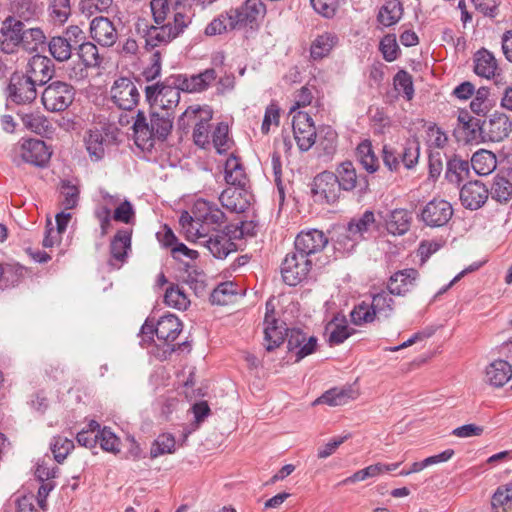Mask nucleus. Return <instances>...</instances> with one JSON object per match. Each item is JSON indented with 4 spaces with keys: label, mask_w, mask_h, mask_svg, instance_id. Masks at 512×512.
Listing matches in <instances>:
<instances>
[{
    "label": "nucleus",
    "mask_w": 512,
    "mask_h": 512,
    "mask_svg": "<svg viewBox=\"0 0 512 512\" xmlns=\"http://www.w3.org/2000/svg\"><path fill=\"white\" fill-rule=\"evenodd\" d=\"M326 330L329 333V343L334 345L343 343L353 331L345 321L337 322V319L331 321L327 325Z\"/></svg>",
    "instance_id": "nucleus-51"
},
{
    "label": "nucleus",
    "mask_w": 512,
    "mask_h": 512,
    "mask_svg": "<svg viewBox=\"0 0 512 512\" xmlns=\"http://www.w3.org/2000/svg\"><path fill=\"white\" fill-rule=\"evenodd\" d=\"M341 190L351 191L357 184V173L350 161L342 162L336 169Z\"/></svg>",
    "instance_id": "nucleus-45"
},
{
    "label": "nucleus",
    "mask_w": 512,
    "mask_h": 512,
    "mask_svg": "<svg viewBox=\"0 0 512 512\" xmlns=\"http://www.w3.org/2000/svg\"><path fill=\"white\" fill-rule=\"evenodd\" d=\"M217 74L214 69H206L203 72L185 78L181 83V90L187 92H201L206 90L216 79Z\"/></svg>",
    "instance_id": "nucleus-33"
},
{
    "label": "nucleus",
    "mask_w": 512,
    "mask_h": 512,
    "mask_svg": "<svg viewBox=\"0 0 512 512\" xmlns=\"http://www.w3.org/2000/svg\"><path fill=\"white\" fill-rule=\"evenodd\" d=\"M212 118V110L209 106H189L179 117V129L186 131L191 123L195 122L193 139L197 146L205 148L209 144V121Z\"/></svg>",
    "instance_id": "nucleus-2"
},
{
    "label": "nucleus",
    "mask_w": 512,
    "mask_h": 512,
    "mask_svg": "<svg viewBox=\"0 0 512 512\" xmlns=\"http://www.w3.org/2000/svg\"><path fill=\"white\" fill-rule=\"evenodd\" d=\"M87 152L93 161L101 160L105 155L106 137L99 129H90L84 137Z\"/></svg>",
    "instance_id": "nucleus-34"
},
{
    "label": "nucleus",
    "mask_w": 512,
    "mask_h": 512,
    "mask_svg": "<svg viewBox=\"0 0 512 512\" xmlns=\"http://www.w3.org/2000/svg\"><path fill=\"white\" fill-rule=\"evenodd\" d=\"M311 266L312 263L305 254L297 251L287 254L281 266L283 281L289 286H296L307 277Z\"/></svg>",
    "instance_id": "nucleus-5"
},
{
    "label": "nucleus",
    "mask_w": 512,
    "mask_h": 512,
    "mask_svg": "<svg viewBox=\"0 0 512 512\" xmlns=\"http://www.w3.org/2000/svg\"><path fill=\"white\" fill-rule=\"evenodd\" d=\"M287 347L289 352L295 353L296 361L312 354L317 346V339L313 336L307 338L299 329H290L286 332Z\"/></svg>",
    "instance_id": "nucleus-18"
},
{
    "label": "nucleus",
    "mask_w": 512,
    "mask_h": 512,
    "mask_svg": "<svg viewBox=\"0 0 512 512\" xmlns=\"http://www.w3.org/2000/svg\"><path fill=\"white\" fill-rule=\"evenodd\" d=\"M356 154L358 161L368 173H374L379 169V160L373 151L370 141L365 140L361 142L356 149Z\"/></svg>",
    "instance_id": "nucleus-42"
},
{
    "label": "nucleus",
    "mask_w": 512,
    "mask_h": 512,
    "mask_svg": "<svg viewBox=\"0 0 512 512\" xmlns=\"http://www.w3.org/2000/svg\"><path fill=\"white\" fill-rule=\"evenodd\" d=\"M341 191L338 176L333 172H321L313 180L312 193L316 201L334 204L340 198Z\"/></svg>",
    "instance_id": "nucleus-8"
},
{
    "label": "nucleus",
    "mask_w": 512,
    "mask_h": 512,
    "mask_svg": "<svg viewBox=\"0 0 512 512\" xmlns=\"http://www.w3.org/2000/svg\"><path fill=\"white\" fill-rule=\"evenodd\" d=\"M22 21L6 18L0 27V50L6 54L18 51L21 45Z\"/></svg>",
    "instance_id": "nucleus-15"
},
{
    "label": "nucleus",
    "mask_w": 512,
    "mask_h": 512,
    "mask_svg": "<svg viewBox=\"0 0 512 512\" xmlns=\"http://www.w3.org/2000/svg\"><path fill=\"white\" fill-rule=\"evenodd\" d=\"M164 301L168 306L178 310H185L190 304V300L185 291L179 286H171L168 288L164 295Z\"/></svg>",
    "instance_id": "nucleus-54"
},
{
    "label": "nucleus",
    "mask_w": 512,
    "mask_h": 512,
    "mask_svg": "<svg viewBox=\"0 0 512 512\" xmlns=\"http://www.w3.org/2000/svg\"><path fill=\"white\" fill-rule=\"evenodd\" d=\"M49 15L53 23L63 25L71 15L70 0H51Z\"/></svg>",
    "instance_id": "nucleus-50"
},
{
    "label": "nucleus",
    "mask_w": 512,
    "mask_h": 512,
    "mask_svg": "<svg viewBox=\"0 0 512 512\" xmlns=\"http://www.w3.org/2000/svg\"><path fill=\"white\" fill-rule=\"evenodd\" d=\"M236 27L230 26V20H228V11L224 14H220L214 18L205 28V34L207 36H215L222 34L228 30H233Z\"/></svg>",
    "instance_id": "nucleus-62"
},
{
    "label": "nucleus",
    "mask_w": 512,
    "mask_h": 512,
    "mask_svg": "<svg viewBox=\"0 0 512 512\" xmlns=\"http://www.w3.org/2000/svg\"><path fill=\"white\" fill-rule=\"evenodd\" d=\"M489 191L480 181H471L465 184L460 190L462 205L470 210H477L487 201Z\"/></svg>",
    "instance_id": "nucleus-19"
},
{
    "label": "nucleus",
    "mask_w": 512,
    "mask_h": 512,
    "mask_svg": "<svg viewBox=\"0 0 512 512\" xmlns=\"http://www.w3.org/2000/svg\"><path fill=\"white\" fill-rule=\"evenodd\" d=\"M150 7L154 22L157 25L166 24L165 20L172 8L170 0H152Z\"/></svg>",
    "instance_id": "nucleus-63"
},
{
    "label": "nucleus",
    "mask_w": 512,
    "mask_h": 512,
    "mask_svg": "<svg viewBox=\"0 0 512 512\" xmlns=\"http://www.w3.org/2000/svg\"><path fill=\"white\" fill-rule=\"evenodd\" d=\"M193 218L219 229L225 222V214L213 203L206 200H197L193 207Z\"/></svg>",
    "instance_id": "nucleus-21"
},
{
    "label": "nucleus",
    "mask_w": 512,
    "mask_h": 512,
    "mask_svg": "<svg viewBox=\"0 0 512 512\" xmlns=\"http://www.w3.org/2000/svg\"><path fill=\"white\" fill-rule=\"evenodd\" d=\"M351 321L357 326L372 323L377 317L371 304L361 302L350 313Z\"/></svg>",
    "instance_id": "nucleus-55"
},
{
    "label": "nucleus",
    "mask_w": 512,
    "mask_h": 512,
    "mask_svg": "<svg viewBox=\"0 0 512 512\" xmlns=\"http://www.w3.org/2000/svg\"><path fill=\"white\" fill-rule=\"evenodd\" d=\"M175 439L171 434H161L152 443L150 457L155 459L164 454H171L175 451Z\"/></svg>",
    "instance_id": "nucleus-53"
},
{
    "label": "nucleus",
    "mask_w": 512,
    "mask_h": 512,
    "mask_svg": "<svg viewBox=\"0 0 512 512\" xmlns=\"http://www.w3.org/2000/svg\"><path fill=\"white\" fill-rule=\"evenodd\" d=\"M237 285L233 282H224L219 284L211 293L210 299L212 304L228 305L233 302L237 296Z\"/></svg>",
    "instance_id": "nucleus-47"
},
{
    "label": "nucleus",
    "mask_w": 512,
    "mask_h": 512,
    "mask_svg": "<svg viewBox=\"0 0 512 512\" xmlns=\"http://www.w3.org/2000/svg\"><path fill=\"white\" fill-rule=\"evenodd\" d=\"M470 166L475 173L481 176L492 173L497 166V159L495 154L488 150H480L473 154Z\"/></svg>",
    "instance_id": "nucleus-38"
},
{
    "label": "nucleus",
    "mask_w": 512,
    "mask_h": 512,
    "mask_svg": "<svg viewBox=\"0 0 512 512\" xmlns=\"http://www.w3.org/2000/svg\"><path fill=\"white\" fill-rule=\"evenodd\" d=\"M403 15V7L399 0H387L379 9L377 20L384 27L399 22Z\"/></svg>",
    "instance_id": "nucleus-36"
},
{
    "label": "nucleus",
    "mask_w": 512,
    "mask_h": 512,
    "mask_svg": "<svg viewBox=\"0 0 512 512\" xmlns=\"http://www.w3.org/2000/svg\"><path fill=\"white\" fill-rule=\"evenodd\" d=\"M45 40L46 36L40 28H27L26 25L22 22L20 48L28 52H35L39 46L45 43Z\"/></svg>",
    "instance_id": "nucleus-41"
},
{
    "label": "nucleus",
    "mask_w": 512,
    "mask_h": 512,
    "mask_svg": "<svg viewBox=\"0 0 512 512\" xmlns=\"http://www.w3.org/2000/svg\"><path fill=\"white\" fill-rule=\"evenodd\" d=\"M225 181L228 185L244 188L247 184V176L240 160L233 154L225 162Z\"/></svg>",
    "instance_id": "nucleus-32"
},
{
    "label": "nucleus",
    "mask_w": 512,
    "mask_h": 512,
    "mask_svg": "<svg viewBox=\"0 0 512 512\" xmlns=\"http://www.w3.org/2000/svg\"><path fill=\"white\" fill-rule=\"evenodd\" d=\"M90 35L93 40L104 47L113 46L118 39L113 22L103 16L96 17L91 21Z\"/></svg>",
    "instance_id": "nucleus-20"
},
{
    "label": "nucleus",
    "mask_w": 512,
    "mask_h": 512,
    "mask_svg": "<svg viewBox=\"0 0 512 512\" xmlns=\"http://www.w3.org/2000/svg\"><path fill=\"white\" fill-rule=\"evenodd\" d=\"M182 232L188 241L201 246L202 238H211L219 229L211 228V225L202 223L193 218L188 212H183L179 219Z\"/></svg>",
    "instance_id": "nucleus-14"
},
{
    "label": "nucleus",
    "mask_w": 512,
    "mask_h": 512,
    "mask_svg": "<svg viewBox=\"0 0 512 512\" xmlns=\"http://www.w3.org/2000/svg\"><path fill=\"white\" fill-rule=\"evenodd\" d=\"M135 30L145 39L146 49H153L162 44H167L177 38L166 24L151 25L146 18L139 17L135 23Z\"/></svg>",
    "instance_id": "nucleus-6"
},
{
    "label": "nucleus",
    "mask_w": 512,
    "mask_h": 512,
    "mask_svg": "<svg viewBox=\"0 0 512 512\" xmlns=\"http://www.w3.org/2000/svg\"><path fill=\"white\" fill-rule=\"evenodd\" d=\"M474 72L483 78H493L498 75V65L494 55L486 49H481L474 56Z\"/></svg>",
    "instance_id": "nucleus-29"
},
{
    "label": "nucleus",
    "mask_w": 512,
    "mask_h": 512,
    "mask_svg": "<svg viewBox=\"0 0 512 512\" xmlns=\"http://www.w3.org/2000/svg\"><path fill=\"white\" fill-rule=\"evenodd\" d=\"M418 276V271L413 268L397 271L390 276L387 289L392 295L403 296L416 285Z\"/></svg>",
    "instance_id": "nucleus-23"
},
{
    "label": "nucleus",
    "mask_w": 512,
    "mask_h": 512,
    "mask_svg": "<svg viewBox=\"0 0 512 512\" xmlns=\"http://www.w3.org/2000/svg\"><path fill=\"white\" fill-rule=\"evenodd\" d=\"M131 235L132 231L129 229H121L115 234L110 244L113 259L119 262L125 261L128 250L131 249Z\"/></svg>",
    "instance_id": "nucleus-37"
},
{
    "label": "nucleus",
    "mask_w": 512,
    "mask_h": 512,
    "mask_svg": "<svg viewBox=\"0 0 512 512\" xmlns=\"http://www.w3.org/2000/svg\"><path fill=\"white\" fill-rule=\"evenodd\" d=\"M75 88L63 81H53L42 92V103L46 110L61 112L66 110L74 101Z\"/></svg>",
    "instance_id": "nucleus-3"
},
{
    "label": "nucleus",
    "mask_w": 512,
    "mask_h": 512,
    "mask_svg": "<svg viewBox=\"0 0 512 512\" xmlns=\"http://www.w3.org/2000/svg\"><path fill=\"white\" fill-rule=\"evenodd\" d=\"M145 96L153 108L159 107L161 111L173 113L180 101L181 87L156 83L145 87Z\"/></svg>",
    "instance_id": "nucleus-4"
},
{
    "label": "nucleus",
    "mask_w": 512,
    "mask_h": 512,
    "mask_svg": "<svg viewBox=\"0 0 512 512\" xmlns=\"http://www.w3.org/2000/svg\"><path fill=\"white\" fill-rule=\"evenodd\" d=\"M173 128V113L152 111L149 120L143 111H138L133 123L135 143L138 146H153L154 140L164 141Z\"/></svg>",
    "instance_id": "nucleus-1"
},
{
    "label": "nucleus",
    "mask_w": 512,
    "mask_h": 512,
    "mask_svg": "<svg viewBox=\"0 0 512 512\" xmlns=\"http://www.w3.org/2000/svg\"><path fill=\"white\" fill-rule=\"evenodd\" d=\"M512 132V121L501 112L495 111L482 121L483 142H500Z\"/></svg>",
    "instance_id": "nucleus-11"
},
{
    "label": "nucleus",
    "mask_w": 512,
    "mask_h": 512,
    "mask_svg": "<svg viewBox=\"0 0 512 512\" xmlns=\"http://www.w3.org/2000/svg\"><path fill=\"white\" fill-rule=\"evenodd\" d=\"M470 175V163L467 160L454 156L446 165L445 178L454 185L459 186Z\"/></svg>",
    "instance_id": "nucleus-31"
},
{
    "label": "nucleus",
    "mask_w": 512,
    "mask_h": 512,
    "mask_svg": "<svg viewBox=\"0 0 512 512\" xmlns=\"http://www.w3.org/2000/svg\"><path fill=\"white\" fill-rule=\"evenodd\" d=\"M21 120L25 128L39 135L48 133L52 128L49 120L40 113L23 114Z\"/></svg>",
    "instance_id": "nucleus-48"
},
{
    "label": "nucleus",
    "mask_w": 512,
    "mask_h": 512,
    "mask_svg": "<svg viewBox=\"0 0 512 512\" xmlns=\"http://www.w3.org/2000/svg\"><path fill=\"white\" fill-rule=\"evenodd\" d=\"M292 128L299 149L308 151L316 140V128L311 116L303 111L292 114Z\"/></svg>",
    "instance_id": "nucleus-10"
},
{
    "label": "nucleus",
    "mask_w": 512,
    "mask_h": 512,
    "mask_svg": "<svg viewBox=\"0 0 512 512\" xmlns=\"http://www.w3.org/2000/svg\"><path fill=\"white\" fill-rule=\"evenodd\" d=\"M73 448L74 442L62 436L54 437L51 443V451L58 463H62Z\"/></svg>",
    "instance_id": "nucleus-58"
},
{
    "label": "nucleus",
    "mask_w": 512,
    "mask_h": 512,
    "mask_svg": "<svg viewBox=\"0 0 512 512\" xmlns=\"http://www.w3.org/2000/svg\"><path fill=\"white\" fill-rule=\"evenodd\" d=\"M411 219V214L406 209H395L384 217L386 228L393 235L405 234L410 228Z\"/></svg>",
    "instance_id": "nucleus-30"
},
{
    "label": "nucleus",
    "mask_w": 512,
    "mask_h": 512,
    "mask_svg": "<svg viewBox=\"0 0 512 512\" xmlns=\"http://www.w3.org/2000/svg\"><path fill=\"white\" fill-rule=\"evenodd\" d=\"M512 502V485L499 487L493 494L491 506L494 512H508Z\"/></svg>",
    "instance_id": "nucleus-49"
},
{
    "label": "nucleus",
    "mask_w": 512,
    "mask_h": 512,
    "mask_svg": "<svg viewBox=\"0 0 512 512\" xmlns=\"http://www.w3.org/2000/svg\"><path fill=\"white\" fill-rule=\"evenodd\" d=\"M288 329L282 326L278 319H264V341L267 351H273L279 347L285 339Z\"/></svg>",
    "instance_id": "nucleus-28"
},
{
    "label": "nucleus",
    "mask_w": 512,
    "mask_h": 512,
    "mask_svg": "<svg viewBox=\"0 0 512 512\" xmlns=\"http://www.w3.org/2000/svg\"><path fill=\"white\" fill-rule=\"evenodd\" d=\"M72 47L73 44L63 36L52 37L48 44L50 54L59 62L70 59Z\"/></svg>",
    "instance_id": "nucleus-46"
},
{
    "label": "nucleus",
    "mask_w": 512,
    "mask_h": 512,
    "mask_svg": "<svg viewBox=\"0 0 512 512\" xmlns=\"http://www.w3.org/2000/svg\"><path fill=\"white\" fill-rule=\"evenodd\" d=\"M354 399L351 389L333 388L320 396L315 403H325L329 406H341Z\"/></svg>",
    "instance_id": "nucleus-44"
},
{
    "label": "nucleus",
    "mask_w": 512,
    "mask_h": 512,
    "mask_svg": "<svg viewBox=\"0 0 512 512\" xmlns=\"http://www.w3.org/2000/svg\"><path fill=\"white\" fill-rule=\"evenodd\" d=\"M219 200L224 208L235 213H243L250 206L244 188L239 187H229L225 189L221 193Z\"/></svg>",
    "instance_id": "nucleus-25"
},
{
    "label": "nucleus",
    "mask_w": 512,
    "mask_h": 512,
    "mask_svg": "<svg viewBox=\"0 0 512 512\" xmlns=\"http://www.w3.org/2000/svg\"><path fill=\"white\" fill-rule=\"evenodd\" d=\"M453 216L452 205L443 199L429 201L420 212V220L431 228L446 225Z\"/></svg>",
    "instance_id": "nucleus-12"
},
{
    "label": "nucleus",
    "mask_w": 512,
    "mask_h": 512,
    "mask_svg": "<svg viewBox=\"0 0 512 512\" xmlns=\"http://www.w3.org/2000/svg\"><path fill=\"white\" fill-rule=\"evenodd\" d=\"M36 83L26 74L14 73L9 84V95L17 104L31 103L37 97Z\"/></svg>",
    "instance_id": "nucleus-13"
},
{
    "label": "nucleus",
    "mask_w": 512,
    "mask_h": 512,
    "mask_svg": "<svg viewBox=\"0 0 512 512\" xmlns=\"http://www.w3.org/2000/svg\"><path fill=\"white\" fill-rule=\"evenodd\" d=\"M391 293L386 290L372 294L371 306L375 310L376 316L379 318H389L394 311V300L390 296Z\"/></svg>",
    "instance_id": "nucleus-43"
},
{
    "label": "nucleus",
    "mask_w": 512,
    "mask_h": 512,
    "mask_svg": "<svg viewBox=\"0 0 512 512\" xmlns=\"http://www.w3.org/2000/svg\"><path fill=\"white\" fill-rule=\"evenodd\" d=\"M394 86L398 92H402L407 100H411L414 94L411 75L401 70L394 77Z\"/></svg>",
    "instance_id": "nucleus-61"
},
{
    "label": "nucleus",
    "mask_w": 512,
    "mask_h": 512,
    "mask_svg": "<svg viewBox=\"0 0 512 512\" xmlns=\"http://www.w3.org/2000/svg\"><path fill=\"white\" fill-rule=\"evenodd\" d=\"M489 195L500 204H505L512 199V177L495 176Z\"/></svg>",
    "instance_id": "nucleus-40"
},
{
    "label": "nucleus",
    "mask_w": 512,
    "mask_h": 512,
    "mask_svg": "<svg viewBox=\"0 0 512 512\" xmlns=\"http://www.w3.org/2000/svg\"><path fill=\"white\" fill-rule=\"evenodd\" d=\"M512 377V367L504 360H496L489 364L485 371V380L491 386L502 387Z\"/></svg>",
    "instance_id": "nucleus-27"
},
{
    "label": "nucleus",
    "mask_w": 512,
    "mask_h": 512,
    "mask_svg": "<svg viewBox=\"0 0 512 512\" xmlns=\"http://www.w3.org/2000/svg\"><path fill=\"white\" fill-rule=\"evenodd\" d=\"M110 98L119 109L130 111L138 105L140 92L130 78L120 77L110 89Z\"/></svg>",
    "instance_id": "nucleus-7"
},
{
    "label": "nucleus",
    "mask_w": 512,
    "mask_h": 512,
    "mask_svg": "<svg viewBox=\"0 0 512 512\" xmlns=\"http://www.w3.org/2000/svg\"><path fill=\"white\" fill-rule=\"evenodd\" d=\"M338 43V37L334 33L325 32L318 35L312 42L310 56L313 60H321L327 57Z\"/></svg>",
    "instance_id": "nucleus-35"
},
{
    "label": "nucleus",
    "mask_w": 512,
    "mask_h": 512,
    "mask_svg": "<svg viewBox=\"0 0 512 512\" xmlns=\"http://www.w3.org/2000/svg\"><path fill=\"white\" fill-rule=\"evenodd\" d=\"M399 155L401 163H403L407 169L413 168L419 158L418 143L416 141H407Z\"/></svg>",
    "instance_id": "nucleus-60"
},
{
    "label": "nucleus",
    "mask_w": 512,
    "mask_h": 512,
    "mask_svg": "<svg viewBox=\"0 0 512 512\" xmlns=\"http://www.w3.org/2000/svg\"><path fill=\"white\" fill-rule=\"evenodd\" d=\"M266 7L261 0H245L238 8L228 10V20L231 27L253 25L264 18Z\"/></svg>",
    "instance_id": "nucleus-9"
},
{
    "label": "nucleus",
    "mask_w": 512,
    "mask_h": 512,
    "mask_svg": "<svg viewBox=\"0 0 512 512\" xmlns=\"http://www.w3.org/2000/svg\"><path fill=\"white\" fill-rule=\"evenodd\" d=\"M100 447L107 452L117 454L120 452V440L110 430V428L104 427L98 431V441Z\"/></svg>",
    "instance_id": "nucleus-59"
},
{
    "label": "nucleus",
    "mask_w": 512,
    "mask_h": 512,
    "mask_svg": "<svg viewBox=\"0 0 512 512\" xmlns=\"http://www.w3.org/2000/svg\"><path fill=\"white\" fill-rule=\"evenodd\" d=\"M374 222V213L372 211H365L360 218H354L349 222L346 237L353 242L359 241Z\"/></svg>",
    "instance_id": "nucleus-39"
},
{
    "label": "nucleus",
    "mask_w": 512,
    "mask_h": 512,
    "mask_svg": "<svg viewBox=\"0 0 512 512\" xmlns=\"http://www.w3.org/2000/svg\"><path fill=\"white\" fill-rule=\"evenodd\" d=\"M328 244L327 236L320 230L310 229L300 232L295 239V250L305 257L322 251Z\"/></svg>",
    "instance_id": "nucleus-16"
},
{
    "label": "nucleus",
    "mask_w": 512,
    "mask_h": 512,
    "mask_svg": "<svg viewBox=\"0 0 512 512\" xmlns=\"http://www.w3.org/2000/svg\"><path fill=\"white\" fill-rule=\"evenodd\" d=\"M201 241V246L205 247L214 257L218 259L226 258L231 252L236 250V244L227 234L218 230L209 239Z\"/></svg>",
    "instance_id": "nucleus-24"
},
{
    "label": "nucleus",
    "mask_w": 512,
    "mask_h": 512,
    "mask_svg": "<svg viewBox=\"0 0 512 512\" xmlns=\"http://www.w3.org/2000/svg\"><path fill=\"white\" fill-rule=\"evenodd\" d=\"M2 271L1 277L12 286L20 282L27 272L26 269L19 264H7L2 266Z\"/></svg>",
    "instance_id": "nucleus-64"
},
{
    "label": "nucleus",
    "mask_w": 512,
    "mask_h": 512,
    "mask_svg": "<svg viewBox=\"0 0 512 512\" xmlns=\"http://www.w3.org/2000/svg\"><path fill=\"white\" fill-rule=\"evenodd\" d=\"M172 11V22H168L166 25H169L171 27V31L175 34L176 37H178L191 24L194 11L189 9Z\"/></svg>",
    "instance_id": "nucleus-52"
},
{
    "label": "nucleus",
    "mask_w": 512,
    "mask_h": 512,
    "mask_svg": "<svg viewBox=\"0 0 512 512\" xmlns=\"http://www.w3.org/2000/svg\"><path fill=\"white\" fill-rule=\"evenodd\" d=\"M212 141L216 151L219 154L226 153L232 145V140L228 136V125L219 123L212 134Z\"/></svg>",
    "instance_id": "nucleus-57"
},
{
    "label": "nucleus",
    "mask_w": 512,
    "mask_h": 512,
    "mask_svg": "<svg viewBox=\"0 0 512 512\" xmlns=\"http://www.w3.org/2000/svg\"><path fill=\"white\" fill-rule=\"evenodd\" d=\"M182 330V323L172 314L161 317L155 328L157 338L167 344L176 340Z\"/></svg>",
    "instance_id": "nucleus-26"
},
{
    "label": "nucleus",
    "mask_w": 512,
    "mask_h": 512,
    "mask_svg": "<svg viewBox=\"0 0 512 512\" xmlns=\"http://www.w3.org/2000/svg\"><path fill=\"white\" fill-rule=\"evenodd\" d=\"M51 154L45 142L39 139L25 140L20 147L22 160L38 167H44L50 160Z\"/></svg>",
    "instance_id": "nucleus-17"
},
{
    "label": "nucleus",
    "mask_w": 512,
    "mask_h": 512,
    "mask_svg": "<svg viewBox=\"0 0 512 512\" xmlns=\"http://www.w3.org/2000/svg\"><path fill=\"white\" fill-rule=\"evenodd\" d=\"M54 73L52 61L42 55H34L27 64L26 75L37 85H44Z\"/></svg>",
    "instance_id": "nucleus-22"
},
{
    "label": "nucleus",
    "mask_w": 512,
    "mask_h": 512,
    "mask_svg": "<svg viewBox=\"0 0 512 512\" xmlns=\"http://www.w3.org/2000/svg\"><path fill=\"white\" fill-rule=\"evenodd\" d=\"M78 55L86 67H96L101 62L98 48L92 42L79 44Z\"/></svg>",
    "instance_id": "nucleus-56"
}]
</instances>
